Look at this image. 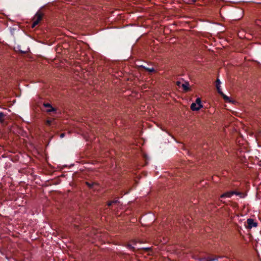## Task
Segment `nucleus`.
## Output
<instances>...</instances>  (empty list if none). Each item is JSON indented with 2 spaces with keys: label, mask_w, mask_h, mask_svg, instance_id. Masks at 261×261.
<instances>
[{
  "label": "nucleus",
  "mask_w": 261,
  "mask_h": 261,
  "mask_svg": "<svg viewBox=\"0 0 261 261\" xmlns=\"http://www.w3.org/2000/svg\"><path fill=\"white\" fill-rule=\"evenodd\" d=\"M195 103H196L197 106H199L200 107V108L202 107V106L201 104V99L200 98H196Z\"/></svg>",
  "instance_id": "9b49d317"
},
{
  "label": "nucleus",
  "mask_w": 261,
  "mask_h": 261,
  "mask_svg": "<svg viewBox=\"0 0 261 261\" xmlns=\"http://www.w3.org/2000/svg\"><path fill=\"white\" fill-rule=\"evenodd\" d=\"M181 83L179 81H177L176 82V85L178 86V87H180V86H181Z\"/></svg>",
  "instance_id": "f3484780"
},
{
  "label": "nucleus",
  "mask_w": 261,
  "mask_h": 261,
  "mask_svg": "<svg viewBox=\"0 0 261 261\" xmlns=\"http://www.w3.org/2000/svg\"><path fill=\"white\" fill-rule=\"evenodd\" d=\"M216 88L217 89V91L219 93H222V90L220 88V84H221V82L220 81V80L218 79L217 80H216Z\"/></svg>",
  "instance_id": "423d86ee"
},
{
  "label": "nucleus",
  "mask_w": 261,
  "mask_h": 261,
  "mask_svg": "<svg viewBox=\"0 0 261 261\" xmlns=\"http://www.w3.org/2000/svg\"><path fill=\"white\" fill-rule=\"evenodd\" d=\"M219 94H221V95L223 96V98H224L226 101H229V102H230V101L229 98L227 96H226V95H225V94H224L222 92V93H219Z\"/></svg>",
  "instance_id": "9d476101"
},
{
  "label": "nucleus",
  "mask_w": 261,
  "mask_h": 261,
  "mask_svg": "<svg viewBox=\"0 0 261 261\" xmlns=\"http://www.w3.org/2000/svg\"><path fill=\"white\" fill-rule=\"evenodd\" d=\"M86 184L89 187H90V188H94V190H96L97 189L94 188V187L95 186H98V184H97L95 182H91L90 183V182H86Z\"/></svg>",
  "instance_id": "0eeeda50"
},
{
  "label": "nucleus",
  "mask_w": 261,
  "mask_h": 261,
  "mask_svg": "<svg viewBox=\"0 0 261 261\" xmlns=\"http://www.w3.org/2000/svg\"><path fill=\"white\" fill-rule=\"evenodd\" d=\"M191 2L194 3L196 2V0H191Z\"/></svg>",
  "instance_id": "6ab92c4d"
},
{
  "label": "nucleus",
  "mask_w": 261,
  "mask_h": 261,
  "mask_svg": "<svg viewBox=\"0 0 261 261\" xmlns=\"http://www.w3.org/2000/svg\"><path fill=\"white\" fill-rule=\"evenodd\" d=\"M5 116L6 115L4 113L0 112V123H3L4 122L5 120Z\"/></svg>",
  "instance_id": "6e6552de"
},
{
  "label": "nucleus",
  "mask_w": 261,
  "mask_h": 261,
  "mask_svg": "<svg viewBox=\"0 0 261 261\" xmlns=\"http://www.w3.org/2000/svg\"><path fill=\"white\" fill-rule=\"evenodd\" d=\"M43 106L47 108L46 110V112L49 113L56 111V109L53 108L49 103H44Z\"/></svg>",
  "instance_id": "20e7f679"
},
{
  "label": "nucleus",
  "mask_w": 261,
  "mask_h": 261,
  "mask_svg": "<svg viewBox=\"0 0 261 261\" xmlns=\"http://www.w3.org/2000/svg\"><path fill=\"white\" fill-rule=\"evenodd\" d=\"M233 194L236 195H239V193L235 192V191H230L226 192L222 195H221V198H224V197H231Z\"/></svg>",
  "instance_id": "7ed1b4c3"
},
{
  "label": "nucleus",
  "mask_w": 261,
  "mask_h": 261,
  "mask_svg": "<svg viewBox=\"0 0 261 261\" xmlns=\"http://www.w3.org/2000/svg\"><path fill=\"white\" fill-rule=\"evenodd\" d=\"M53 120H46V122H45L46 124L47 125H50Z\"/></svg>",
  "instance_id": "2eb2a0df"
},
{
  "label": "nucleus",
  "mask_w": 261,
  "mask_h": 261,
  "mask_svg": "<svg viewBox=\"0 0 261 261\" xmlns=\"http://www.w3.org/2000/svg\"><path fill=\"white\" fill-rule=\"evenodd\" d=\"M216 260H217V258L208 257L206 259V261H215Z\"/></svg>",
  "instance_id": "4468645a"
},
{
  "label": "nucleus",
  "mask_w": 261,
  "mask_h": 261,
  "mask_svg": "<svg viewBox=\"0 0 261 261\" xmlns=\"http://www.w3.org/2000/svg\"><path fill=\"white\" fill-rule=\"evenodd\" d=\"M257 226V223L253 219L249 218L247 220V225L246 227L248 229H251L253 227H256Z\"/></svg>",
  "instance_id": "f03ea898"
},
{
  "label": "nucleus",
  "mask_w": 261,
  "mask_h": 261,
  "mask_svg": "<svg viewBox=\"0 0 261 261\" xmlns=\"http://www.w3.org/2000/svg\"><path fill=\"white\" fill-rule=\"evenodd\" d=\"M117 202V200H113L111 201H109L108 203V205L110 206H112L113 204H115Z\"/></svg>",
  "instance_id": "f8f14e48"
},
{
  "label": "nucleus",
  "mask_w": 261,
  "mask_h": 261,
  "mask_svg": "<svg viewBox=\"0 0 261 261\" xmlns=\"http://www.w3.org/2000/svg\"><path fill=\"white\" fill-rule=\"evenodd\" d=\"M127 247L128 248H129L130 249H132L133 250H134V247L132 245H130V244H128L127 245Z\"/></svg>",
  "instance_id": "dca6fc26"
},
{
  "label": "nucleus",
  "mask_w": 261,
  "mask_h": 261,
  "mask_svg": "<svg viewBox=\"0 0 261 261\" xmlns=\"http://www.w3.org/2000/svg\"><path fill=\"white\" fill-rule=\"evenodd\" d=\"M64 135H64V133L61 134L60 135V137H61V138H63V137H64Z\"/></svg>",
  "instance_id": "a211bd4d"
},
{
  "label": "nucleus",
  "mask_w": 261,
  "mask_h": 261,
  "mask_svg": "<svg viewBox=\"0 0 261 261\" xmlns=\"http://www.w3.org/2000/svg\"><path fill=\"white\" fill-rule=\"evenodd\" d=\"M200 109V107L199 106H197V105L195 103H192L191 105V109L192 111H198Z\"/></svg>",
  "instance_id": "39448f33"
},
{
  "label": "nucleus",
  "mask_w": 261,
  "mask_h": 261,
  "mask_svg": "<svg viewBox=\"0 0 261 261\" xmlns=\"http://www.w3.org/2000/svg\"><path fill=\"white\" fill-rule=\"evenodd\" d=\"M42 17V14L40 13H37L36 15L34 16L33 19V23L32 24V28H34L40 21L41 20Z\"/></svg>",
  "instance_id": "f257e3e1"
},
{
  "label": "nucleus",
  "mask_w": 261,
  "mask_h": 261,
  "mask_svg": "<svg viewBox=\"0 0 261 261\" xmlns=\"http://www.w3.org/2000/svg\"><path fill=\"white\" fill-rule=\"evenodd\" d=\"M188 86L189 84L188 83H185L184 84H181V87H182L183 90L186 92L188 91L189 90Z\"/></svg>",
  "instance_id": "1a4fd4ad"
},
{
  "label": "nucleus",
  "mask_w": 261,
  "mask_h": 261,
  "mask_svg": "<svg viewBox=\"0 0 261 261\" xmlns=\"http://www.w3.org/2000/svg\"><path fill=\"white\" fill-rule=\"evenodd\" d=\"M146 70L148 71V72H152L154 71V69L153 68H146L145 67H143Z\"/></svg>",
  "instance_id": "ddd939ff"
}]
</instances>
